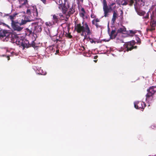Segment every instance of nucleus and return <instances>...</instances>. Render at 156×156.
Masks as SVG:
<instances>
[{"label": "nucleus", "mask_w": 156, "mask_h": 156, "mask_svg": "<svg viewBox=\"0 0 156 156\" xmlns=\"http://www.w3.org/2000/svg\"><path fill=\"white\" fill-rule=\"evenodd\" d=\"M19 39L18 38V40H17V43H19L20 44H16L20 45L23 47V48H27L31 47L34 48L36 47V44L34 41H33L31 44H30L28 40H25L24 41L21 40V41H19Z\"/></svg>", "instance_id": "obj_4"}, {"label": "nucleus", "mask_w": 156, "mask_h": 156, "mask_svg": "<svg viewBox=\"0 0 156 156\" xmlns=\"http://www.w3.org/2000/svg\"><path fill=\"white\" fill-rule=\"evenodd\" d=\"M118 15L117 13V12L116 11H114L113 12V15L112 16V22L114 23L115 22V20L117 18H118Z\"/></svg>", "instance_id": "obj_11"}, {"label": "nucleus", "mask_w": 156, "mask_h": 156, "mask_svg": "<svg viewBox=\"0 0 156 156\" xmlns=\"http://www.w3.org/2000/svg\"><path fill=\"white\" fill-rule=\"evenodd\" d=\"M41 25H37L34 27L35 30L37 32H41L42 30Z\"/></svg>", "instance_id": "obj_15"}, {"label": "nucleus", "mask_w": 156, "mask_h": 156, "mask_svg": "<svg viewBox=\"0 0 156 156\" xmlns=\"http://www.w3.org/2000/svg\"><path fill=\"white\" fill-rule=\"evenodd\" d=\"M128 0H124V2L122 5H126L128 4Z\"/></svg>", "instance_id": "obj_26"}, {"label": "nucleus", "mask_w": 156, "mask_h": 156, "mask_svg": "<svg viewBox=\"0 0 156 156\" xmlns=\"http://www.w3.org/2000/svg\"><path fill=\"white\" fill-rule=\"evenodd\" d=\"M29 21H30L29 20H22L21 22V23H20V26H21L27 23V22Z\"/></svg>", "instance_id": "obj_20"}, {"label": "nucleus", "mask_w": 156, "mask_h": 156, "mask_svg": "<svg viewBox=\"0 0 156 156\" xmlns=\"http://www.w3.org/2000/svg\"><path fill=\"white\" fill-rule=\"evenodd\" d=\"M78 4H79L80 3H83V0H76Z\"/></svg>", "instance_id": "obj_27"}, {"label": "nucleus", "mask_w": 156, "mask_h": 156, "mask_svg": "<svg viewBox=\"0 0 156 156\" xmlns=\"http://www.w3.org/2000/svg\"><path fill=\"white\" fill-rule=\"evenodd\" d=\"M14 1L16 0H12ZM20 5L19 7L20 8H23L24 6L28 5V0H18Z\"/></svg>", "instance_id": "obj_9"}, {"label": "nucleus", "mask_w": 156, "mask_h": 156, "mask_svg": "<svg viewBox=\"0 0 156 156\" xmlns=\"http://www.w3.org/2000/svg\"><path fill=\"white\" fill-rule=\"evenodd\" d=\"M62 4V1L61 0H58V4L61 5Z\"/></svg>", "instance_id": "obj_38"}, {"label": "nucleus", "mask_w": 156, "mask_h": 156, "mask_svg": "<svg viewBox=\"0 0 156 156\" xmlns=\"http://www.w3.org/2000/svg\"><path fill=\"white\" fill-rule=\"evenodd\" d=\"M75 12V10L73 9H70L69 11L68 12V15L70 16L71 14H73Z\"/></svg>", "instance_id": "obj_19"}, {"label": "nucleus", "mask_w": 156, "mask_h": 156, "mask_svg": "<svg viewBox=\"0 0 156 156\" xmlns=\"http://www.w3.org/2000/svg\"><path fill=\"white\" fill-rule=\"evenodd\" d=\"M37 21L36 22L33 23V24H37V25H41L43 24L44 23V21L41 18H36Z\"/></svg>", "instance_id": "obj_14"}, {"label": "nucleus", "mask_w": 156, "mask_h": 156, "mask_svg": "<svg viewBox=\"0 0 156 156\" xmlns=\"http://www.w3.org/2000/svg\"><path fill=\"white\" fill-rule=\"evenodd\" d=\"M134 105L136 108L141 109L142 111H143L146 105L143 102L137 101L134 102Z\"/></svg>", "instance_id": "obj_7"}, {"label": "nucleus", "mask_w": 156, "mask_h": 156, "mask_svg": "<svg viewBox=\"0 0 156 156\" xmlns=\"http://www.w3.org/2000/svg\"><path fill=\"white\" fill-rule=\"evenodd\" d=\"M2 24H3V25H5L6 26L8 27L9 28V26H8V25H6L5 24V23H2Z\"/></svg>", "instance_id": "obj_45"}, {"label": "nucleus", "mask_w": 156, "mask_h": 156, "mask_svg": "<svg viewBox=\"0 0 156 156\" xmlns=\"http://www.w3.org/2000/svg\"><path fill=\"white\" fill-rule=\"evenodd\" d=\"M7 58H8V60H9L10 59V58L9 56H7Z\"/></svg>", "instance_id": "obj_47"}, {"label": "nucleus", "mask_w": 156, "mask_h": 156, "mask_svg": "<svg viewBox=\"0 0 156 156\" xmlns=\"http://www.w3.org/2000/svg\"><path fill=\"white\" fill-rule=\"evenodd\" d=\"M117 35V33L116 32L115 30H112L109 34L110 38L111 39H115Z\"/></svg>", "instance_id": "obj_13"}, {"label": "nucleus", "mask_w": 156, "mask_h": 156, "mask_svg": "<svg viewBox=\"0 0 156 156\" xmlns=\"http://www.w3.org/2000/svg\"><path fill=\"white\" fill-rule=\"evenodd\" d=\"M5 37L6 41H9L12 43H16L17 44V40L18 37L16 34L9 32L7 30H0V38H3ZM20 44L19 43H18Z\"/></svg>", "instance_id": "obj_1"}, {"label": "nucleus", "mask_w": 156, "mask_h": 156, "mask_svg": "<svg viewBox=\"0 0 156 156\" xmlns=\"http://www.w3.org/2000/svg\"><path fill=\"white\" fill-rule=\"evenodd\" d=\"M81 11L82 12H85V10L83 8H82L81 9Z\"/></svg>", "instance_id": "obj_40"}, {"label": "nucleus", "mask_w": 156, "mask_h": 156, "mask_svg": "<svg viewBox=\"0 0 156 156\" xmlns=\"http://www.w3.org/2000/svg\"><path fill=\"white\" fill-rule=\"evenodd\" d=\"M59 16H62V15H60V14L59 15Z\"/></svg>", "instance_id": "obj_51"}, {"label": "nucleus", "mask_w": 156, "mask_h": 156, "mask_svg": "<svg viewBox=\"0 0 156 156\" xmlns=\"http://www.w3.org/2000/svg\"><path fill=\"white\" fill-rule=\"evenodd\" d=\"M147 91L148 93L146 95V99H148L150 97H152L154 93L156 92V86H152L150 87L149 89H147Z\"/></svg>", "instance_id": "obj_5"}, {"label": "nucleus", "mask_w": 156, "mask_h": 156, "mask_svg": "<svg viewBox=\"0 0 156 156\" xmlns=\"http://www.w3.org/2000/svg\"><path fill=\"white\" fill-rule=\"evenodd\" d=\"M98 57V55H95L94 57V59H96Z\"/></svg>", "instance_id": "obj_42"}, {"label": "nucleus", "mask_w": 156, "mask_h": 156, "mask_svg": "<svg viewBox=\"0 0 156 156\" xmlns=\"http://www.w3.org/2000/svg\"><path fill=\"white\" fill-rule=\"evenodd\" d=\"M155 30V27H152L151 26V27L150 28L147 29V31H152L153 30Z\"/></svg>", "instance_id": "obj_24"}, {"label": "nucleus", "mask_w": 156, "mask_h": 156, "mask_svg": "<svg viewBox=\"0 0 156 156\" xmlns=\"http://www.w3.org/2000/svg\"><path fill=\"white\" fill-rule=\"evenodd\" d=\"M135 42L134 41H133L129 42L126 43L125 44V46L126 48L127 51H131L133 49H136L137 48L136 46H134Z\"/></svg>", "instance_id": "obj_6"}, {"label": "nucleus", "mask_w": 156, "mask_h": 156, "mask_svg": "<svg viewBox=\"0 0 156 156\" xmlns=\"http://www.w3.org/2000/svg\"><path fill=\"white\" fill-rule=\"evenodd\" d=\"M89 41L90 42H91V43H95V42L94 41L93 39L92 38H91L90 40H89Z\"/></svg>", "instance_id": "obj_30"}, {"label": "nucleus", "mask_w": 156, "mask_h": 156, "mask_svg": "<svg viewBox=\"0 0 156 156\" xmlns=\"http://www.w3.org/2000/svg\"><path fill=\"white\" fill-rule=\"evenodd\" d=\"M129 33L130 34H135L136 33V32L135 31H133V30H129Z\"/></svg>", "instance_id": "obj_31"}, {"label": "nucleus", "mask_w": 156, "mask_h": 156, "mask_svg": "<svg viewBox=\"0 0 156 156\" xmlns=\"http://www.w3.org/2000/svg\"><path fill=\"white\" fill-rule=\"evenodd\" d=\"M9 16H10L9 15V14H6L5 15V16H8L9 17Z\"/></svg>", "instance_id": "obj_46"}, {"label": "nucleus", "mask_w": 156, "mask_h": 156, "mask_svg": "<svg viewBox=\"0 0 156 156\" xmlns=\"http://www.w3.org/2000/svg\"><path fill=\"white\" fill-rule=\"evenodd\" d=\"M69 6H68L67 7H66L65 5H64L62 8V10L63 13L64 14H66L67 11L68 10V9L69 8Z\"/></svg>", "instance_id": "obj_16"}, {"label": "nucleus", "mask_w": 156, "mask_h": 156, "mask_svg": "<svg viewBox=\"0 0 156 156\" xmlns=\"http://www.w3.org/2000/svg\"><path fill=\"white\" fill-rule=\"evenodd\" d=\"M135 1H136V0H129V1H128V2L129 3V5L130 6H132Z\"/></svg>", "instance_id": "obj_22"}, {"label": "nucleus", "mask_w": 156, "mask_h": 156, "mask_svg": "<svg viewBox=\"0 0 156 156\" xmlns=\"http://www.w3.org/2000/svg\"><path fill=\"white\" fill-rule=\"evenodd\" d=\"M110 5H111V6H113L115 5V2H113V3H112Z\"/></svg>", "instance_id": "obj_39"}, {"label": "nucleus", "mask_w": 156, "mask_h": 156, "mask_svg": "<svg viewBox=\"0 0 156 156\" xmlns=\"http://www.w3.org/2000/svg\"><path fill=\"white\" fill-rule=\"evenodd\" d=\"M85 13V12H82L80 13V15L82 17H83L84 16V14Z\"/></svg>", "instance_id": "obj_32"}, {"label": "nucleus", "mask_w": 156, "mask_h": 156, "mask_svg": "<svg viewBox=\"0 0 156 156\" xmlns=\"http://www.w3.org/2000/svg\"><path fill=\"white\" fill-rule=\"evenodd\" d=\"M20 24L18 22L15 21L13 23H11V27L14 30L20 31L23 29V27H20Z\"/></svg>", "instance_id": "obj_8"}, {"label": "nucleus", "mask_w": 156, "mask_h": 156, "mask_svg": "<svg viewBox=\"0 0 156 156\" xmlns=\"http://www.w3.org/2000/svg\"><path fill=\"white\" fill-rule=\"evenodd\" d=\"M26 30L27 32L29 34H30L32 33V30L29 29H27Z\"/></svg>", "instance_id": "obj_28"}, {"label": "nucleus", "mask_w": 156, "mask_h": 156, "mask_svg": "<svg viewBox=\"0 0 156 156\" xmlns=\"http://www.w3.org/2000/svg\"><path fill=\"white\" fill-rule=\"evenodd\" d=\"M91 18H94L95 17V16L94 15V13H92L90 16Z\"/></svg>", "instance_id": "obj_33"}, {"label": "nucleus", "mask_w": 156, "mask_h": 156, "mask_svg": "<svg viewBox=\"0 0 156 156\" xmlns=\"http://www.w3.org/2000/svg\"><path fill=\"white\" fill-rule=\"evenodd\" d=\"M75 30L78 33H81L82 32H85L87 35H90L92 34L91 30H90L87 23H85L82 26L81 23H76L75 22Z\"/></svg>", "instance_id": "obj_2"}, {"label": "nucleus", "mask_w": 156, "mask_h": 156, "mask_svg": "<svg viewBox=\"0 0 156 156\" xmlns=\"http://www.w3.org/2000/svg\"><path fill=\"white\" fill-rule=\"evenodd\" d=\"M95 20H94L92 21V23L93 25H95Z\"/></svg>", "instance_id": "obj_37"}, {"label": "nucleus", "mask_w": 156, "mask_h": 156, "mask_svg": "<svg viewBox=\"0 0 156 156\" xmlns=\"http://www.w3.org/2000/svg\"><path fill=\"white\" fill-rule=\"evenodd\" d=\"M149 17V15L148 14H147L146 16L144 17L145 18L147 19Z\"/></svg>", "instance_id": "obj_41"}, {"label": "nucleus", "mask_w": 156, "mask_h": 156, "mask_svg": "<svg viewBox=\"0 0 156 156\" xmlns=\"http://www.w3.org/2000/svg\"><path fill=\"white\" fill-rule=\"evenodd\" d=\"M41 1L44 4H46L47 3L46 0H41Z\"/></svg>", "instance_id": "obj_34"}, {"label": "nucleus", "mask_w": 156, "mask_h": 156, "mask_svg": "<svg viewBox=\"0 0 156 156\" xmlns=\"http://www.w3.org/2000/svg\"><path fill=\"white\" fill-rule=\"evenodd\" d=\"M53 22L54 23H58V17L55 15H53Z\"/></svg>", "instance_id": "obj_18"}, {"label": "nucleus", "mask_w": 156, "mask_h": 156, "mask_svg": "<svg viewBox=\"0 0 156 156\" xmlns=\"http://www.w3.org/2000/svg\"><path fill=\"white\" fill-rule=\"evenodd\" d=\"M18 15V13H15L13 14L12 15H10L8 18V19L9 20L11 21V23H13L15 22L14 20L15 19L16 16Z\"/></svg>", "instance_id": "obj_12"}, {"label": "nucleus", "mask_w": 156, "mask_h": 156, "mask_svg": "<svg viewBox=\"0 0 156 156\" xmlns=\"http://www.w3.org/2000/svg\"><path fill=\"white\" fill-rule=\"evenodd\" d=\"M31 13L33 14L34 17H37L38 13L36 6H32L31 7Z\"/></svg>", "instance_id": "obj_10"}, {"label": "nucleus", "mask_w": 156, "mask_h": 156, "mask_svg": "<svg viewBox=\"0 0 156 156\" xmlns=\"http://www.w3.org/2000/svg\"><path fill=\"white\" fill-rule=\"evenodd\" d=\"M95 21L96 22H100V20L99 19H98V18H96L95 20Z\"/></svg>", "instance_id": "obj_36"}, {"label": "nucleus", "mask_w": 156, "mask_h": 156, "mask_svg": "<svg viewBox=\"0 0 156 156\" xmlns=\"http://www.w3.org/2000/svg\"><path fill=\"white\" fill-rule=\"evenodd\" d=\"M144 12H142L140 13V14H141V15H143L144 14Z\"/></svg>", "instance_id": "obj_44"}, {"label": "nucleus", "mask_w": 156, "mask_h": 156, "mask_svg": "<svg viewBox=\"0 0 156 156\" xmlns=\"http://www.w3.org/2000/svg\"><path fill=\"white\" fill-rule=\"evenodd\" d=\"M112 6L110 5L108 6L106 0H103V9L104 11V16L106 17L108 16V13L111 12V11L115 9L116 7V5H115L113 7H112Z\"/></svg>", "instance_id": "obj_3"}, {"label": "nucleus", "mask_w": 156, "mask_h": 156, "mask_svg": "<svg viewBox=\"0 0 156 156\" xmlns=\"http://www.w3.org/2000/svg\"><path fill=\"white\" fill-rule=\"evenodd\" d=\"M84 40H87L88 41H89L90 40L91 38L90 37H87V35L85 34V35H84Z\"/></svg>", "instance_id": "obj_23"}, {"label": "nucleus", "mask_w": 156, "mask_h": 156, "mask_svg": "<svg viewBox=\"0 0 156 156\" xmlns=\"http://www.w3.org/2000/svg\"><path fill=\"white\" fill-rule=\"evenodd\" d=\"M67 36L69 38H71L72 37V36L71 35V34H67Z\"/></svg>", "instance_id": "obj_35"}, {"label": "nucleus", "mask_w": 156, "mask_h": 156, "mask_svg": "<svg viewBox=\"0 0 156 156\" xmlns=\"http://www.w3.org/2000/svg\"><path fill=\"white\" fill-rule=\"evenodd\" d=\"M150 25L152 27H155L156 26V21H153L152 22L150 23Z\"/></svg>", "instance_id": "obj_21"}, {"label": "nucleus", "mask_w": 156, "mask_h": 156, "mask_svg": "<svg viewBox=\"0 0 156 156\" xmlns=\"http://www.w3.org/2000/svg\"><path fill=\"white\" fill-rule=\"evenodd\" d=\"M126 29L124 27L120 28L117 31V33H123L126 31Z\"/></svg>", "instance_id": "obj_17"}, {"label": "nucleus", "mask_w": 156, "mask_h": 156, "mask_svg": "<svg viewBox=\"0 0 156 156\" xmlns=\"http://www.w3.org/2000/svg\"><path fill=\"white\" fill-rule=\"evenodd\" d=\"M97 61V60H94V62H96Z\"/></svg>", "instance_id": "obj_50"}, {"label": "nucleus", "mask_w": 156, "mask_h": 156, "mask_svg": "<svg viewBox=\"0 0 156 156\" xmlns=\"http://www.w3.org/2000/svg\"><path fill=\"white\" fill-rule=\"evenodd\" d=\"M121 14H123V12H122V10H121Z\"/></svg>", "instance_id": "obj_48"}, {"label": "nucleus", "mask_w": 156, "mask_h": 156, "mask_svg": "<svg viewBox=\"0 0 156 156\" xmlns=\"http://www.w3.org/2000/svg\"><path fill=\"white\" fill-rule=\"evenodd\" d=\"M155 90H156V88H155Z\"/></svg>", "instance_id": "obj_52"}, {"label": "nucleus", "mask_w": 156, "mask_h": 156, "mask_svg": "<svg viewBox=\"0 0 156 156\" xmlns=\"http://www.w3.org/2000/svg\"><path fill=\"white\" fill-rule=\"evenodd\" d=\"M85 32H81V35L82 36H84V33Z\"/></svg>", "instance_id": "obj_43"}, {"label": "nucleus", "mask_w": 156, "mask_h": 156, "mask_svg": "<svg viewBox=\"0 0 156 156\" xmlns=\"http://www.w3.org/2000/svg\"><path fill=\"white\" fill-rule=\"evenodd\" d=\"M95 25V26H96V27L97 28H98L99 27H101V26H100L97 23H96Z\"/></svg>", "instance_id": "obj_29"}, {"label": "nucleus", "mask_w": 156, "mask_h": 156, "mask_svg": "<svg viewBox=\"0 0 156 156\" xmlns=\"http://www.w3.org/2000/svg\"><path fill=\"white\" fill-rule=\"evenodd\" d=\"M31 13V8L30 9H28L27 11V14L30 15Z\"/></svg>", "instance_id": "obj_25"}, {"label": "nucleus", "mask_w": 156, "mask_h": 156, "mask_svg": "<svg viewBox=\"0 0 156 156\" xmlns=\"http://www.w3.org/2000/svg\"><path fill=\"white\" fill-rule=\"evenodd\" d=\"M56 53H58L59 50H56Z\"/></svg>", "instance_id": "obj_49"}]
</instances>
